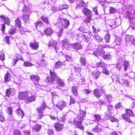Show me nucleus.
I'll use <instances>...</instances> for the list:
<instances>
[{"label":"nucleus","instance_id":"nucleus-48","mask_svg":"<svg viewBox=\"0 0 135 135\" xmlns=\"http://www.w3.org/2000/svg\"><path fill=\"white\" fill-rule=\"evenodd\" d=\"M110 38V36L109 34H107L104 37V39L107 42H108L109 41V39Z\"/></svg>","mask_w":135,"mask_h":135},{"label":"nucleus","instance_id":"nucleus-11","mask_svg":"<svg viewBox=\"0 0 135 135\" xmlns=\"http://www.w3.org/2000/svg\"><path fill=\"white\" fill-rule=\"evenodd\" d=\"M66 103L63 101H60L56 105L57 108L61 110H62L64 107H66Z\"/></svg>","mask_w":135,"mask_h":135},{"label":"nucleus","instance_id":"nucleus-20","mask_svg":"<svg viewBox=\"0 0 135 135\" xmlns=\"http://www.w3.org/2000/svg\"><path fill=\"white\" fill-rule=\"evenodd\" d=\"M58 85L61 87H63L65 86V83L64 81L59 78L56 81Z\"/></svg>","mask_w":135,"mask_h":135},{"label":"nucleus","instance_id":"nucleus-36","mask_svg":"<svg viewBox=\"0 0 135 135\" xmlns=\"http://www.w3.org/2000/svg\"><path fill=\"white\" fill-rule=\"evenodd\" d=\"M48 63L45 60H41L40 63V65H41L42 67H45L47 65Z\"/></svg>","mask_w":135,"mask_h":135},{"label":"nucleus","instance_id":"nucleus-44","mask_svg":"<svg viewBox=\"0 0 135 135\" xmlns=\"http://www.w3.org/2000/svg\"><path fill=\"white\" fill-rule=\"evenodd\" d=\"M16 30L15 28L12 27L9 30V34H14L16 33Z\"/></svg>","mask_w":135,"mask_h":135},{"label":"nucleus","instance_id":"nucleus-5","mask_svg":"<svg viewBox=\"0 0 135 135\" xmlns=\"http://www.w3.org/2000/svg\"><path fill=\"white\" fill-rule=\"evenodd\" d=\"M83 12L84 15L86 16L84 22L89 23L91 19V11L87 8H85L83 9Z\"/></svg>","mask_w":135,"mask_h":135},{"label":"nucleus","instance_id":"nucleus-56","mask_svg":"<svg viewBox=\"0 0 135 135\" xmlns=\"http://www.w3.org/2000/svg\"><path fill=\"white\" fill-rule=\"evenodd\" d=\"M117 63L120 64L123 61V59L122 57H120L118 58L117 59Z\"/></svg>","mask_w":135,"mask_h":135},{"label":"nucleus","instance_id":"nucleus-49","mask_svg":"<svg viewBox=\"0 0 135 135\" xmlns=\"http://www.w3.org/2000/svg\"><path fill=\"white\" fill-rule=\"evenodd\" d=\"M9 37L8 36L5 37L3 39L4 41L8 44H10V42L9 41Z\"/></svg>","mask_w":135,"mask_h":135},{"label":"nucleus","instance_id":"nucleus-34","mask_svg":"<svg viewBox=\"0 0 135 135\" xmlns=\"http://www.w3.org/2000/svg\"><path fill=\"white\" fill-rule=\"evenodd\" d=\"M80 62L81 64L84 66L86 64V60L84 57H80Z\"/></svg>","mask_w":135,"mask_h":135},{"label":"nucleus","instance_id":"nucleus-29","mask_svg":"<svg viewBox=\"0 0 135 135\" xmlns=\"http://www.w3.org/2000/svg\"><path fill=\"white\" fill-rule=\"evenodd\" d=\"M15 91V90L14 89H7L6 90V96L9 97V95L11 93H12V91H13V93H15L14 91Z\"/></svg>","mask_w":135,"mask_h":135},{"label":"nucleus","instance_id":"nucleus-39","mask_svg":"<svg viewBox=\"0 0 135 135\" xmlns=\"http://www.w3.org/2000/svg\"><path fill=\"white\" fill-rule=\"evenodd\" d=\"M116 39L115 40V42L114 44L115 45H118L120 44V38L116 36L115 35Z\"/></svg>","mask_w":135,"mask_h":135},{"label":"nucleus","instance_id":"nucleus-46","mask_svg":"<svg viewBox=\"0 0 135 135\" xmlns=\"http://www.w3.org/2000/svg\"><path fill=\"white\" fill-rule=\"evenodd\" d=\"M62 63L59 61L56 63L55 67L57 68H59L62 66Z\"/></svg>","mask_w":135,"mask_h":135},{"label":"nucleus","instance_id":"nucleus-59","mask_svg":"<svg viewBox=\"0 0 135 135\" xmlns=\"http://www.w3.org/2000/svg\"><path fill=\"white\" fill-rule=\"evenodd\" d=\"M116 11V9L112 7H110L109 10V11L110 13H114Z\"/></svg>","mask_w":135,"mask_h":135},{"label":"nucleus","instance_id":"nucleus-22","mask_svg":"<svg viewBox=\"0 0 135 135\" xmlns=\"http://www.w3.org/2000/svg\"><path fill=\"white\" fill-rule=\"evenodd\" d=\"M41 125L36 124L35 125L32 127V129L33 130L37 132L39 131L41 129Z\"/></svg>","mask_w":135,"mask_h":135},{"label":"nucleus","instance_id":"nucleus-64","mask_svg":"<svg viewBox=\"0 0 135 135\" xmlns=\"http://www.w3.org/2000/svg\"><path fill=\"white\" fill-rule=\"evenodd\" d=\"M84 36L85 39V41L86 42H88L89 40V37L86 35H84Z\"/></svg>","mask_w":135,"mask_h":135},{"label":"nucleus","instance_id":"nucleus-61","mask_svg":"<svg viewBox=\"0 0 135 135\" xmlns=\"http://www.w3.org/2000/svg\"><path fill=\"white\" fill-rule=\"evenodd\" d=\"M47 133L49 135H53L54 133V132L53 130L50 129L48 130Z\"/></svg>","mask_w":135,"mask_h":135},{"label":"nucleus","instance_id":"nucleus-27","mask_svg":"<svg viewBox=\"0 0 135 135\" xmlns=\"http://www.w3.org/2000/svg\"><path fill=\"white\" fill-rule=\"evenodd\" d=\"M28 94V98L27 99L28 101L31 102L35 99V97L34 96L32 95L29 92Z\"/></svg>","mask_w":135,"mask_h":135},{"label":"nucleus","instance_id":"nucleus-57","mask_svg":"<svg viewBox=\"0 0 135 135\" xmlns=\"http://www.w3.org/2000/svg\"><path fill=\"white\" fill-rule=\"evenodd\" d=\"M1 30L4 32L5 30V26L4 24H1Z\"/></svg>","mask_w":135,"mask_h":135},{"label":"nucleus","instance_id":"nucleus-52","mask_svg":"<svg viewBox=\"0 0 135 135\" xmlns=\"http://www.w3.org/2000/svg\"><path fill=\"white\" fill-rule=\"evenodd\" d=\"M7 112L9 115H12L13 113V110L12 107H9L8 108Z\"/></svg>","mask_w":135,"mask_h":135},{"label":"nucleus","instance_id":"nucleus-16","mask_svg":"<svg viewBox=\"0 0 135 135\" xmlns=\"http://www.w3.org/2000/svg\"><path fill=\"white\" fill-rule=\"evenodd\" d=\"M49 46H54L56 52H57V50L59 49V47H58L57 45V42L55 41L50 42L49 44Z\"/></svg>","mask_w":135,"mask_h":135},{"label":"nucleus","instance_id":"nucleus-6","mask_svg":"<svg viewBox=\"0 0 135 135\" xmlns=\"http://www.w3.org/2000/svg\"><path fill=\"white\" fill-rule=\"evenodd\" d=\"M46 106V104L44 100L41 106L37 108V111L39 113L38 118L39 119H41L43 116V114L42 111L45 108Z\"/></svg>","mask_w":135,"mask_h":135},{"label":"nucleus","instance_id":"nucleus-2","mask_svg":"<svg viewBox=\"0 0 135 135\" xmlns=\"http://www.w3.org/2000/svg\"><path fill=\"white\" fill-rule=\"evenodd\" d=\"M23 14L22 19L25 23H27L29 21V16L31 13V9L26 6L23 7Z\"/></svg>","mask_w":135,"mask_h":135},{"label":"nucleus","instance_id":"nucleus-58","mask_svg":"<svg viewBox=\"0 0 135 135\" xmlns=\"http://www.w3.org/2000/svg\"><path fill=\"white\" fill-rule=\"evenodd\" d=\"M5 23L8 25H9L10 23V21L9 18L6 17L4 21Z\"/></svg>","mask_w":135,"mask_h":135},{"label":"nucleus","instance_id":"nucleus-24","mask_svg":"<svg viewBox=\"0 0 135 135\" xmlns=\"http://www.w3.org/2000/svg\"><path fill=\"white\" fill-rule=\"evenodd\" d=\"M107 65L105 64L103 62H100V63H97V66L98 67H100L103 69L106 68L107 66Z\"/></svg>","mask_w":135,"mask_h":135},{"label":"nucleus","instance_id":"nucleus-12","mask_svg":"<svg viewBox=\"0 0 135 135\" xmlns=\"http://www.w3.org/2000/svg\"><path fill=\"white\" fill-rule=\"evenodd\" d=\"M104 50L103 49H96L93 52V54L95 56L98 57L103 55L104 53Z\"/></svg>","mask_w":135,"mask_h":135},{"label":"nucleus","instance_id":"nucleus-37","mask_svg":"<svg viewBox=\"0 0 135 135\" xmlns=\"http://www.w3.org/2000/svg\"><path fill=\"white\" fill-rule=\"evenodd\" d=\"M44 32L46 34H52L53 33V30L51 28H48L44 30Z\"/></svg>","mask_w":135,"mask_h":135},{"label":"nucleus","instance_id":"nucleus-38","mask_svg":"<svg viewBox=\"0 0 135 135\" xmlns=\"http://www.w3.org/2000/svg\"><path fill=\"white\" fill-rule=\"evenodd\" d=\"M18 125L21 129L24 128L26 126V124H24V122L22 121H20Z\"/></svg>","mask_w":135,"mask_h":135},{"label":"nucleus","instance_id":"nucleus-51","mask_svg":"<svg viewBox=\"0 0 135 135\" xmlns=\"http://www.w3.org/2000/svg\"><path fill=\"white\" fill-rule=\"evenodd\" d=\"M13 135H22V134L21 131L18 130H16L14 131Z\"/></svg>","mask_w":135,"mask_h":135},{"label":"nucleus","instance_id":"nucleus-63","mask_svg":"<svg viewBox=\"0 0 135 135\" xmlns=\"http://www.w3.org/2000/svg\"><path fill=\"white\" fill-rule=\"evenodd\" d=\"M106 2V0H101L100 1H98V3L100 4L102 6H104V3Z\"/></svg>","mask_w":135,"mask_h":135},{"label":"nucleus","instance_id":"nucleus-23","mask_svg":"<svg viewBox=\"0 0 135 135\" xmlns=\"http://www.w3.org/2000/svg\"><path fill=\"white\" fill-rule=\"evenodd\" d=\"M92 74L94 76V78L97 79L99 78L100 73L97 70H95L94 71L92 72Z\"/></svg>","mask_w":135,"mask_h":135},{"label":"nucleus","instance_id":"nucleus-3","mask_svg":"<svg viewBox=\"0 0 135 135\" xmlns=\"http://www.w3.org/2000/svg\"><path fill=\"white\" fill-rule=\"evenodd\" d=\"M57 23L58 24L59 23H61L63 27L60 30L59 32L60 34H61L63 33V28L65 29L67 28L70 24L69 21L66 19L64 18H58Z\"/></svg>","mask_w":135,"mask_h":135},{"label":"nucleus","instance_id":"nucleus-54","mask_svg":"<svg viewBox=\"0 0 135 135\" xmlns=\"http://www.w3.org/2000/svg\"><path fill=\"white\" fill-rule=\"evenodd\" d=\"M75 99L73 98H72V96H70V105L74 104L75 102Z\"/></svg>","mask_w":135,"mask_h":135},{"label":"nucleus","instance_id":"nucleus-18","mask_svg":"<svg viewBox=\"0 0 135 135\" xmlns=\"http://www.w3.org/2000/svg\"><path fill=\"white\" fill-rule=\"evenodd\" d=\"M30 47L34 50H37L39 47L38 43L35 42L34 43H31L30 45Z\"/></svg>","mask_w":135,"mask_h":135},{"label":"nucleus","instance_id":"nucleus-53","mask_svg":"<svg viewBox=\"0 0 135 135\" xmlns=\"http://www.w3.org/2000/svg\"><path fill=\"white\" fill-rule=\"evenodd\" d=\"M105 96L108 99V101L110 102L111 99L112 98V95L110 94H108L107 95L105 94Z\"/></svg>","mask_w":135,"mask_h":135},{"label":"nucleus","instance_id":"nucleus-35","mask_svg":"<svg viewBox=\"0 0 135 135\" xmlns=\"http://www.w3.org/2000/svg\"><path fill=\"white\" fill-rule=\"evenodd\" d=\"M94 36L95 39L98 42H101L103 40L102 37L99 36L98 34H94Z\"/></svg>","mask_w":135,"mask_h":135},{"label":"nucleus","instance_id":"nucleus-45","mask_svg":"<svg viewBox=\"0 0 135 135\" xmlns=\"http://www.w3.org/2000/svg\"><path fill=\"white\" fill-rule=\"evenodd\" d=\"M68 7V6L66 4L61 5L60 6L59 9L61 10L63 9H67Z\"/></svg>","mask_w":135,"mask_h":135},{"label":"nucleus","instance_id":"nucleus-32","mask_svg":"<svg viewBox=\"0 0 135 135\" xmlns=\"http://www.w3.org/2000/svg\"><path fill=\"white\" fill-rule=\"evenodd\" d=\"M15 26L17 27H21V22L19 18H17L15 21Z\"/></svg>","mask_w":135,"mask_h":135},{"label":"nucleus","instance_id":"nucleus-15","mask_svg":"<svg viewBox=\"0 0 135 135\" xmlns=\"http://www.w3.org/2000/svg\"><path fill=\"white\" fill-rule=\"evenodd\" d=\"M94 95L97 98H99L102 95L101 92L98 89H96L93 90Z\"/></svg>","mask_w":135,"mask_h":135},{"label":"nucleus","instance_id":"nucleus-19","mask_svg":"<svg viewBox=\"0 0 135 135\" xmlns=\"http://www.w3.org/2000/svg\"><path fill=\"white\" fill-rule=\"evenodd\" d=\"M66 115L61 114L57 118V120L59 122H63L65 121L66 119Z\"/></svg>","mask_w":135,"mask_h":135},{"label":"nucleus","instance_id":"nucleus-1","mask_svg":"<svg viewBox=\"0 0 135 135\" xmlns=\"http://www.w3.org/2000/svg\"><path fill=\"white\" fill-rule=\"evenodd\" d=\"M86 115V113L84 111L82 110H79V113L77 115V117L76 118H74L73 121V122H71L72 123L75 124L76 127L82 130H84V127L81 125L82 122L84 120L83 117ZM71 122V121H70Z\"/></svg>","mask_w":135,"mask_h":135},{"label":"nucleus","instance_id":"nucleus-50","mask_svg":"<svg viewBox=\"0 0 135 135\" xmlns=\"http://www.w3.org/2000/svg\"><path fill=\"white\" fill-rule=\"evenodd\" d=\"M17 59L15 60L14 62V65H15L16 64V62L18 61V59L22 60L23 59V58L21 55H19V57L18 56H17Z\"/></svg>","mask_w":135,"mask_h":135},{"label":"nucleus","instance_id":"nucleus-14","mask_svg":"<svg viewBox=\"0 0 135 135\" xmlns=\"http://www.w3.org/2000/svg\"><path fill=\"white\" fill-rule=\"evenodd\" d=\"M54 127L57 131H61L63 128L64 126L62 124L55 123L54 125Z\"/></svg>","mask_w":135,"mask_h":135},{"label":"nucleus","instance_id":"nucleus-13","mask_svg":"<svg viewBox=\"0 0 135 135\" xmlns=\"http://www.w3.org/2000/svg\"><path fill=\"white\" fill-rule=\"evenodd\" d=\"M70 46L71 47L77 50L80 49L82 47L81 45L78 43H75L73 44H71Z\"/></svg>","mask_w":135,"mask_h":135},{"label":"nucleus","instance_id":"nucleus-4","mask_svg":"<svg viewBox=\"0 0 135 135\" xmlns=\"http://www.w3.org/2000/svg\"><path fill=\"white\" fill-rule=\"evenodd\" d=\"M126 114H124L122 115V117L124 120L128 122L129 123H132L130 118L127 116L126 115L129 117H133V114L132 110L130 109H127L126 110Z\"/></svg>","mask_w":135,"mask_h":135},{"label":"nucleus","instance_id":"nucleus-41","mask_svg":"<svg viewBox=\"0 0 135 135\" xmlns=\"http://www.w3.org/2000/svg\"><path fill=\"white\" fill-rule=\"evenodd\" d=\"M41 20L43 21L47 24H48L49 23L48 19L47 17H45L44 16H42L41 17Z\"/></svg>","mask_w":135,"mask_h":135},{"label":"nucleus","instance_id":"nucleus-62","mask_svg":"<svg viewBox=\"0 0 135 135\" xmlns=\"http://www.w3.org/2000/svg\"><path fill=\"white\" fill-rule=\"evenodd\" d=\"M103 72L104 74L106 75H108L109 74V71L105 68L103 69Z\"/></svg>","mask_w":135,"mask_h":135},{"label":"nucleus","instance_id":"nucleus-21","mask_svg":"<svg viewBox=\"0 0 135 135\" xmlns=\"http://www.w3.org/2000/svg\"><path fill=\"white\" fill-rule=\"evenodd\" d=\"M17 115L20 117H21L22 118L24 115V114L23 111L20 109H18L16 111Z\"/></svg>","mask_w":135,"mask_h":135},{"label":"nucleus","instance_id":"nucleus-60","mask_svg":"<svg viewBox=\"0 0 135 135\" xmlns=\"http://www.w3.org/2000/svg\"><path fill=\"white\" fill-rule=\"evenodd\" d=\"M0 59L1 60H4V54L3 52H2L0 56Z\"/></svg>","mask_w":135,"mask_h":135},{"label":"nucleus","instance_id":"nucleus-33","mask_svg":"<svg viewBox=\"0 0 135 135\" xmlns=\"http://www.w3.org/2000/svg\"><path fill=\"white\" fill-rule=\"evenodd\" d=\"M129 62L127 60H125L124 63V68L125 71H127L129 66Z\"/></svg>","mask_w":135,"mask_h":135},{"label":"nucleus","instance_id":"nucleus-9","mask_svg":"<svg viewBox=\"0 0 135 135\" xmlns=\"http://www.w3.org/2000/svg\"><path fill=\"white\" fill-rule=\"evenodd\" d=\"M29 92L26 91L20 93L18 95V98L19 99H27L28 98Z\"/></svg>","mask_w":135,"mask_h":135},{"label":"nucleus","instance_id":"nucleus-28","mask_svg":"<svg viewBox=\"0 0 135 135\" xmlns=\"http://www.w3.org/2000/svg\"><path fill=\"white\" fill-rule=\"evenodd\" d=\"M102 126L100 124H98L93 131L94 132H99L101 131L102 129Z\"/></svg>","mask_w":135,"mask_h":135},{"label":"nucleus","instance_id":"nucleus-40","mask_svg":"<svg viewBox=\"0 0 135 135\" xmlns=\"http://www.w3.org/2000/svg\"><path fill=\"white\" fill-rule=\"evenodd\" d=\"M4 120L5 119L3 114L1 111L0 110V121L4 122Z\"/></svg>","mask_w":135,"mask_h":135},{"label":"nucleus","instance_id":"nucleus-31","mask_svg":"<svg viewBox=\"0 0 135 135\" xmlns=\"http://www.w3.org/2000/svg\"><path fill=\"white\" fill-rule=\"evenodd\" d=\"M35 26L37 29L38 27H41L44 26L43 22L40 21H37L35 24Z\"/></svg>","mask_w":135,"mask_h":135},{"label":"nucleus","instance_id":"nucleus-8","mask_svg":"<svg viewBox=\"0 0 135 135\" xmlns=\"http://www.w3.org/2000/svg\"><path fill=\"white\" fill-rule=\"evenodd\" d=\"M113 106V105H110L108 106L107 111L105 114V117L107 119L110 118L113 113L114 110L112 107Z\"/></svg>","mask_w":135,"mask_h":135},{"label":"nucleus","instance_id":"nucleus-43","mask_svg":"<svg viewBox=\"0 0 135 135\" xmlns=\"http://www.w3.org/2000/svg\"><path fill=\"white\" fill-rule=\"evenodd\" d=\"M94 116L95 118L96 121H98L100 120L101 119V116L99 114H94Z\"/></svg>","mask_w":135,"mask_h":135},{"label":"nucleus","instance_id":"nucleus-47","mask_svg":"<svg viewBox=\"0 0 135 135\" xmlns=\"http://www.w3.org/2000/svg\"><path fill=\"white\" fill-rule=\"evenodd\" d=\"M103 58L104 60H108L109 59H110L111 58V57L109 55H106L103 56Z\"/></svg>","mask_w":135,"mask_h":135},{"label":"nucleus","instance_id":"nucleus-17","mask_svg":"<svg viewBox=\"0 0 135 135\" xmlns=\"http://www.w3.org/2000/svg\"><path fill=\"white\" fill-rule=\"evenodd\" d=\"M11 75L10 73L7 72L5 75L4 77V81L5 82L7 83L9 81L11 80Z\"/></svg>","mask_w":135,"mask_h":135},{"label":"nucleus","instance_id":"nucleus-42","mask_svg":"<svg viewBox=\"0 0 135 135\" xmlns=\"http://www.w3.org/2000/svg\"><path fill=\"white\" fill-rule=\"evenodd\" d=\"M23 66H33V64L29 61H26L24 62Z\"/></svg>","mask_w":135,"mask_h":135},{"label":"nucleus","instance_id":"nucleus-26","mask_svg":"<svg viewBox=\"0 0 135 135\" xmlns=\"http://www.w3.org/2000/svg\"><path fill=\"white\" fill-rule=\"evenodd\" d=\"M62 45L63 46L67 48H69L70 46L69 45V44L66 40H64L62 41Z\"/></svg>","mask_w":135,"mask_h":135},{"label":"nucleus","instance_id":"nucleus-7","mask_svg":"<svg viewBox=\"0 0 135 135\" xmlns=\"http://www.w3.org/2000/svg\"><path fill=\"white\" fill-rule=\"evenodd\" d=\"M50 78L49 77L46 78L47 81L50 82L53 81H56L59 78L57 77L55 72L51 70H50Z\"/></svg>","mask_w":135,"mask_h":135},{"label":"nucleus","instance_id":"nucleus-25","mask_svg":"<svg viewBox=\"0 0 135 135\" xmlns=\"http://www.w3.org/2000/svg\"><path fill=\"white\" fill-rule=\"evenodd\" d=\"M30 79L33 81L38 82L40 79V78L36 75H32L30 76Z\"/></svg>","mask_w":135,"mask_h":135},{"label":"nucleus","instance_id":"nucleus-10","mask_svg":"<svg viewBox=\"0 0 135 135\" xmlns=\"http://www.w3.org/2000/svg\"><path fill=\"white\" fill-rule=\"evenodd\" d=\"M125 40L126 42H130L131 43L135 45V37H134L133 35L127 34Z\"/></svg>","mask_w":135,"mask_h":135},{"label":"nucleus","instance_id":"nucleus-30","mask_svg":"<svg viewBox=\"0 0 135 135\" xmlns=\"http://www.w3.org/2000/svg\"><path fill=\"white\" fill-rule=\"evenodd\" d=\"M78 87L73 86L72 87L71 89L73 94L75 95L76 96L78 94L77 88Z\"/></svg>","mask_w":135,"mask_h":135},{"label":"nucleus","instance_id":"nucleus-55","mask_svg":"<svg viewBox=\"0 0 135 135\" xmlns=\"http://www.w3.org/2000/svg\"><path fill=\"white\" fill-rule=\"evenodd\" d=\"M66 59L69 61H70L73 60V58L68 55H66L65 56Z\"/></svg>","mask_w":135,"mask_h":135}]
</instances>
